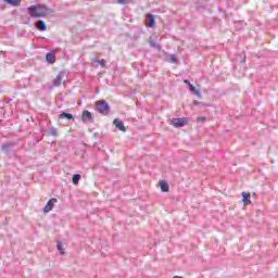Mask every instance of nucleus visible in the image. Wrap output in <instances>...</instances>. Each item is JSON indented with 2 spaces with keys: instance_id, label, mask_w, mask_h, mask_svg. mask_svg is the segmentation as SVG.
I'll list each match as a JSON object with an SVG mask.
<instances>
[{
  "instance_id": "f3484780",
  "label": "nucleus",
  "mask_w": 278,
  "mask_h": 278,
  "mask_svg": "<svg viewBox=\"0 0 278 278\" xmlns=\"http://www.w3.org/2000/svg\"><path fill=\"white\" fill-rule=\"evenodd\" d=\"M53 86H62V76L58 75L53 80Z\"/></svg>"
},
{
  "instance_id": "f03ea898",
  "label": "nucleus",
  "mask_w": 278,
  "mask_h": 278,
  "mask_svg": "<svg viewBox=\"0 0 278 278\" xmlns=\"http://www.w3.org/2000/svg\"><path fill=\"white\" fill-rule=\"evenodd\" d=\"M96 110L102 116H108L110 114V104L105 100L97 101L96 102Z\"/></svg>"
},
{
  "instance_id": "393cba45",
  "label": "nucleus",
  "mask_w": 278,
  "mask_h": 278,
  "mask_svg": "<svg viewBox=\"0 0 278 278\" xmlns=\"http://www.w3.org/2000/svg\"><path fill=\"white\" fill-rule=\"evenodd\" d=\"M198 121H205V117H198Z\"/></svg>"
},
{
  "instance_id": "6e6552de",
  "label": "nucleus",
  "mask_w": 278,
  "mask_h": 278,
  "mask_svg": "<svg viewBox=\"0 0 278 278\" xmlns=\"http://www.w3.org/2000/svg\"><path fill=\"white\" fill-rule=\"evenodd\" d=\"M46 61L48 64H55V52H48L46 54Z\"/></svg>"
},
{
  "instance_id": "4be33fe9",
  "label": "nucleus",
  "mask_w": 278,
  "mask_h": 278,
  "mask_svg": "<svg viewBox=\"0 0 278 278\" xmlns=\"http://www.w3.org/2000/svg\"><path fill=\"white\" fill-rule=\"evenodd\" d=\"M49 136H58V129H55V128H50V129H49Z\"/></svg>"
},
{
  "instance_id": "a211bd4d",
  "label": "nucleus",
  "mask_w": 278,
  "mask_h": 278,
  "mask_svg": "<svg viewBox=\"0 0 278 278\" xmlns=\"http://www.w3.org/2000/svg\"><path fill=\"white\" fill-rule=\"evenodd\" d=\"M161 190L162 192H168V184L161 181Z\"/></svg>"
},
{
  "instance_id": "b1692460",
  "label": "nucleus",
  "mask_w": 278,
  "mask_h": 278,
  "mask_svg": "<svg viewBox=\"0 0 278 278\" xmlns=\"http://www.w3.org/2000/svg\"><path fill=\"white\" fill-rule=\"evenodd\" d=\"M185 84H187V86H189V88H190V86H192V84L188 79L185 80Z\"/></svg>"
},
{
  "instance_id": "20e7f679",
  "label": "nucleus",
  "mask_w": 278,
  "mask_h": 278,
  "mask_svg": "<svg viewBox=\"0 0 278 278\" xmlns=\"http://www.w3.org/2000/svg\"><path fill=\"white\" fill-rule=\"evenodd\" d=\"M186 123H188V119H186V118H173L172 119V125L174 127H184V125H186Z\"/></svg>"
},
{
  "instance_id": "1a4fd4ad",
  "label": "nucleus",
  "mask_w": 278,
  "mask_h": 278,
  "mask_svg": "<svg viewBox=\"0 0 278 278\" xmlns=\"http://www.w3.org/2000/svg\"><path fill=\"white\" fill-rule=\"evenodd\" d=\"M36 27L39 31H47V23H45V21L42 20H39L37 23H36Z\"/></svg>"
},
{
  "instance_id": "f8f14e48",
  "label": "nucleus",
  "mask_w": 278,
  "mask_h": 278,
  "mask_svg": "<svg viewBox=\"0 0 278 278\" xmlns=\"http://www.w3.org/2000/svg\"><path fill=\"white\" fill-rule=\"evenodd\" d=\"M190 90L191 92H193V94H195L197 97H199V99H201V90L197 89V87H194V85H190Z\"/></svg>"
},
{
  "instance_id": "2eb2a0df",
  "label": "nucleus",
  "mask_w": 278,
  "mask_h": 278,
  "mask_svg": "<svg viewBox=\"0 0 278 278\" xmlns=\"http://www.w3.org/2000/svg\"><path fill=\"white\" fill-rule=\"evenodd\" d=\"M81 179V175L79 174H75L73 177H72V181L74 184V186H77V184H79V180Z\"/></svg>"
},
{
  "instance_id": "423d86ee",
  "label": "nucleus",
  "mask_w": 278,
  "mask_h": 278,
  "mask_svg": "<svg viewBox=\"0 0 278 278\" xmlns=\"http://www.w3.org/2000/svg\"><path fill=\"white\" fill-rule=\"evenodd\" d=\"M113 125L116 127V129H119V131H127V128H125V124L121 119H114Z\"/></svg>"
},
{
  "instance_id": "4468645a",
  "label": "nucleus",
  "mask_w": 278,
  "mask_h": 278,
  "mask_svg": "<svg viewBox=\"0 0 278 278\" xmlns=\"http://www.w3.org/2000/svg\"><path fill=\"white\" fill-rule=\"evenodd\" d=\"M149 45H150V47H152L153 49H160V43L155 42V40H153V37H150V39H149Z\"/></svg>"
},
{
  "instance_id": "5701e85b",
  "label": "nucleus",
  "mask_w": 278,
  "mask_h": 278,
  "mask_svg": "<svg viewBox=\"0 0 278 278\" xmlns=\"http://www.w3.org/2000/svg\"><path fill=\"white\" fill-rule=\"evenodd\" d=\"M2 151H3L4 153H9V151H10V144H3V146H2Z\"/></svg>"
},
{
  "instance_id": "39448f33",
  "label": "nucleus",
  "mask_w": 278,
  "mask_h": 278,
  "mask_svg": "<svg viewBox=\"0 0 278 278\" xmlns=\"http://www.w3.org/2000/svg\"><path fill=\"white\" fill-rule=\"evenodd\" d=\"M147 27H154L155 26V16L151 13L147 14V21H146Z\"/></svg>"
},
{
  "instance_id": "9b49d317",
  "label": "nucleus",
  "mask_w": 278,
  "mask_h": 278,
  "mask_svg": "<svg viewBox=\"0 0 278 278\" xmlns=\"http://www.w3.org/2000/svg\"><path fill=\"white\" fill-rule=\"evenodd\" d=\"M241 194L243 197L244 205H251V200H249L251 199V193L242 192Z\"/></svg>"
},
{
  "instance_id": "9d476101",
  "label": "nucleus",
  "mask_w": 278,
  "mask_h": 278,
  "mask_svg": "<svg viewBox=\"0 0 278 278\" xmlns=\"http://www.w3.org/2000/svg\"><path fill=\"white\" fill-rule=\"evenodd\" d=\"M59 118L61 119H64L66 118L67 121H74L75 118L73 117V114L71 113H66V112H63L59 115Z\"/></svg>"
},
{
  "instance_id": "ddd939ff",
  "label": "nucleus",
  "mask_w": 278,
  "mask_h": 278,
  "mask_svg": "<svg viewBox=\"0 0 278 278\" xmlns=\"http://www.w3.org/2000/svg\"><path fill=\"white\" fill-rule=\"evenodd\" d=\"M5 3H9V5H14L15 8L21 5V0H4Z\"/></svg>"
},
{
  "instance_id": "f257e3e1",
  "label": "nucleus",
  "mask_w": 278,
  "mask_h": 278,
  "mask_svg": "<svg viewBox=\"0 0 278 278\" xmlns=\"http://www.w3.org/2000/svg\"><path fill=\"white\" fill-rule=\"evenodd\" d=\"M27 11L31 18H43L49 14V8L45 4L31 5Z\"/></svg>"
},
{
  "instance_id": "6ab92c4d",
  "label": "nucleus",
  "mask_w": 278,
  "mask_h": 278,
  "mask_svg": "<svg viewBox=\"0 0 278 278\" xmlns=\"http://www.w3.org/2000/svg\"><path fill=\"white\" fill-rule=\"evenodd\" d=\"M56 249L60 251L61 255H64V245H62V242L58 243Z\"/></svg>"
},
{
  "instance_id": "aec40b11",
  "label": "nucleus",
  "mask_w": 278,
  "mask_h": 278,
  "mask_svg": "<svg viewBox=\"0 0 278 278\" xmlns=\"http://www.w3.org/2000/svg\"><path fill=\"white\" fill-rule=\"evenodd\" d=\"M117 3L119 5H127L128 3H131V0H117Z\"/></svg>"
},
{
  "instance_id": "7ed1b4c3",
  "label": "nucleus",
  "mask_w": 278,
  "mask_h": 278,
  "mask_svg": "<svg viewBox=\"0 0 278 278\" xmlns=\"http://www.w3.org/2000/svg\"><path fill=\"white\" fill-rule=\"evenodd\" d=\"M54 203H58V199H55V198L50 199V200L47 202L46 206L43 207V212H45L46 214H49V212H51V210H53V204H54Z\"/></svg>"
},
{
  "instance_id": "a878e982",
  "label": "nucleus",
  "mask_w": 278,
  "mask_h": 278,
  "mask_svg": "<svg viewBox=\"0 0 278 278\" xmlns=\"http://www.w3.org/2000/svg\"><path fill=\"white\" fill-rule=\"evenodd\" d=\"M173 278H181V277H179V276H174Z\"/></svg>"
},
{
  "instance_id": "412c9836",
  "label": "nucleus",
  "mask_w": 278,
  "mask_h": 278,
  "mask_svg": "<svg viewBox=\"0 0 278 278\" xmlns=\"http://www.w3.org/2000/svg\"><path fill=\"white\" fill-rule=\"evenodd\" d=\"M168 60H169V62H172V64H177V58H175V55L169 54Z\"/></svg>"
},
{
  "instance_id": "dca6fc26",
  "label": "nucleus",
  "mask_w": 278,
  "mask_h": 278,
  "mask_svg": "<svg viewBox=\"0 0 278 278\" xmlns=\"http://www.w3.org/2000/svg\"><path fill=\"white\" fill-rule=\"evenodd\" d=\"M92 62H96L97 64H100L101 68H105V60H99L97 58L92 59Z\"/></svg>"
},
{
  "instance_id": "0eeeda50",
  "label": "nucleus",
  "mask_w": 278,
  "mask_h": 278,
  "mask_svg": "<svg viewBox=\"0 0 278 278\" xmlns=\"http://www.w3.org/2000/svg\"><path fill=\"white\" fill-rule=\"evenodd\" d=\"M83 122L84 123H92V113L90 111H84L83 112Z\"/></svg>"
}]
</instances>
